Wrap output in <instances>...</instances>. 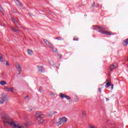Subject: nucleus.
Wrapping results in <instances>:
<instances>
[{
	"label": "nucleus",
	"mask_w": 128,
	"mask_h": 128,
	"mask_svg": "<svg viewBox=\"0 0 128 128\" xmlns=\"http://www.w3.org/2000/svg\"><path fill=\"white\" fill-rule=\"evenodd\" d=\"M2 118L4 120L3 121L4 124H9L12 128H28V125L26 124L20 125V124L14 122L12 120L8 117L2 116Z\"/></svg>",
	"instance_id": "f257e3e1"
},
{
	"label": "nucleus",
	"mask_w": 128,
	"mask_h": 128,
	"mask_svg": "<svg viewBox=\"0 0 128 128\" xmlns=\"http://www.w3.org/2000/svg\"><path fill=\"white\" fill-rule=\"evenodd\" d=\"M68 122V118L66 117H63L58 118V122H56L57 126H62V124H64Z\"/></svg>",
	"instance_id": "f03ea898"
},
{
	"label": "nucleus",
	"mask_w": 128,
	"mask_h": 128,
	"mask_svg": "<svg viewBox=\"0 0 128 128\" xmlns=\"http://www.w3.org/2000/svg\"><path fill=\"white\" fill-rule=\"evenodd\" d=\"M94 30L98 32H100V34H107V36H114L115 34L114 33H112V32H108V31L104 30H98L96 28H94Z\"/></svg>",
	"instance_id": "7ed1b4c3"
},
{
	"label": "nucleus",
	"mask_w": 128,
	"mask_h": 128,
	"mask_svg": "<svg viewBox=\"0 0 128 128\" xmlns=\"http://www.w3.org/2000/svg\"><path fill=\"white\" fill-rule=\"evenodd\" d=\"M60 98H66V100H70V98H72L70 97V96H66V94H62V93H60L59 94Z\"/></svg>",
	"instance_id": "20e7f679"
},
{
	"label": "nucleus",
	"mask_w": 128,
	"mask_h": 128,
	"mask_svg": "<svg viewBox=\"0 0 128 128\" xmlns=\"http://www.w3.org/2000/svg\"><path fill=\"white\" fill-rule=\"evenodd\" d=\"M118 68V64L115 63L114 64H112L110 66V70L112 72V70H116Z\"/></svg>",
	"instance_id": "39448f33"
},
{
	"label": "nucleus",
	"mask_w": 128,
	"mask_h": 128,
	"mask_svg": "<svg viewBox=\"0 0 128 128\" xmlns=\"http://www.w3.org/2000/svg\"><path fill=\"white\" fill-rule=\"evenodd\" d=\"M15 67L16 68L18 72H22V66H20V64L19 63H16V64H15Z\"/></svg>",
	"instance_id": "423d86ee"
},
{
	"label": "nucleus",
	"mask_w": 128,
	"mask_h": 128,
	"mask_svg": "<svg viewBox=\"0 0 128 128\" xmlns=\"http://www.w3.org/2000/svg\"><path fill=\"white\" fill-rule=\"evenodd\" d=\"M42 116H44V114H41L40 112H36L35 116L37 120H38V118H42Z\"/></svg>",
	"instance_id": "0eeeda50"
},
{
	"label": "nucleus",
	"mask_w": 128,
	"mask_h": 128,
	"mask_svg": "<svg viewBox=\"0 0 128 128\" xmlns=\"http://www.w3.org/2000/svg\"><path fill=\"white\" fill-rule=\"evenodd\" d=\"M44 42H45L46 44L49 46V48H52V44L50 43L46 39H44Z\"/></svg>",
	"instance_id": "6e6552de"
},
{
	"label": "nucleus",
	"mask_w": 128,
	"mask_h": 128,
	"mask_svg": "<svg viewBox=\"0 0 128 128\" xmlns=\"http://www.w3.org/2000/svg\"><path fill=\"white\" fill-rule=\"evenodd\" d=\"M96 26V28H98L99 30H108V28L107 27H106V26Z\"/></svg>",
	"instance_id": "1a4fd4ad"
},
{
	"label": "nucleus",
	"mask_w": 128,
	"mask_h": 128,
	"mask_svg": "<svg viewBox=\"0 0 128 128\" xmlns=\"http://www.w3.org/2000/svg\"><path fill=\"white\" fill-rule=\"evenodd\" d=\"M4 90H6V92H14V88H8V87H4Z\"/></svg>",
	"instance_id": "9d476101"
},
{
	"label": "nucleus",
	"mask_w": 128,
	"mask_h": 128,
	"mask_svg": "<svg viewBox=\"0 0 128 128\" xmlns=\"http://www.w3.org/2000/svg\"><path fill=\"white\" fill-rule=\"evenodd\" d=\"M11 29L13 32H22V31H20V30H18L14 27H12Z\"/></svg>",
	"instance_id": "9b49d317"
},
{
	"label": "nucleus",
	"mask_w": 128,
	"mask_h": 128,
	"mask_svg": "<svg viewBox=\"0 0 128 128\" xmlns=\"http://www.w3.org/2000/svg\"><path fill=\"white\" fill-rule=\"evenodd\" d=\"M38 72H44V66H38Z\"/></svg>",
	"instance_id": "f8f14e48"
},
{
	"label": "nucleus",
	"mask_w": 128,
	"mask_h": 128,
	"mask_svg": "<svg viewBox=\"0 0 128 128\" xmlns=\"http://www.w3.org/2000/svg\"><path fill=\"white\" fill-rule=\"evenodd\" d=\"M6 99V96L4 95L2 98H0V104H4V100Z\"/></svg>",
	"instance_id": "ddd939ff"
},
{
	"label": "nucleus",
	"mask_w": 128,
	"mask_h": 128,
	"mask_svg": "<svg viewBox=\"0 0 128 128\" xmlns=\"http://www.w3.org/2000/svg\"><path fill=\"white\" fill-rule=\"evenodd\" d=\"M12 22H13L14 24H18V26H20V24L18 23V20H16V18H12Z\"/></svg>",
	"instance_id": "4468645a"
},
{
	"label": "nucleus",
	"mask_w": 128,
	"mask_h": 128,
	"mask_svg": "<svg viewBox=\"0 0 128 128\" xmlns=\"http://www.w3.org/2000/svg\"><path fill=\"white\" fill-rule=\"evenodd\" d=\"M27 52L29 56H32V54H34V51L32 50L28 49Z\"/></svg>",
	"instance_id": "2eb2a0df"
},
{
	"label": "nucleus",
	"mask_w": 128,
	"mask_h": 128,
	"mask_svg": "<svg viewBox=\"0 0 128 128\" xmlns=\"http://www.w3.org/2000/svg\"><path fill=\"white\" fill-rule=\"evenodd\" d=\"M54 114H55V112L54 111H51L48 113V116L50 118H52V116H54Z\"/></svg>",
	"instance_id": "dca6fc26"
},
{
	"label": "nucleus",
	"mask_w": 128,
	"mask_h": 128,
	"mask_svg": "<svg viewBox=\"0 0 128 128\" xmlns=\"http://www.w3.org/2000/svg\"><path fill=\"white\" fill-rule=\"evenodd\" d=\"M50 48H52V52H56V51L58 50V49H56V48H54V46H52V47H50Z\"/></svg>",
	"instance_id": "f3484780"
},
{
	"label": "nucleus",
	"mask_w": 128,
	"mask_h": 128,
	"mask_svg": "<svg viewBox=\"0 0 128 128\" xmlns=\"http://www.w3.org/2000/svg\"><path fill=\"white\" fill-rule=\"evenodd\" d=\"M44 118H41L40 120H38V124H42L44 123Z\"/></svg>",
	"instance_id": "a211bd4d"
},
{
	"label": "nucleus",
	"mask_w": 128,
	"mask_h": 128,
	"mask_svg": "<svg viewBox=\"0 0 128 128\" xmlns=\"http://www.w3.org/2000/svg\"><path fill=\"white\" fill-rule=\"evenodd\" d=\"M15 2L18 6H22V3L18 0H15Z\"/></svg>",
	"instance_id": "6ab92c4d"
},
{
	"label": "nucleus",
	"mask_w": 128,
	"mask_h": 128,
	"mask_svg": "<svg viewBox=\"0 0 128 128\" xmlns=\"http://www.w3.org/2000/svg\"><path fill=\"white\" fill-rule=\"evenodd\" d=\"M0 84H1V86H6V82L4 80H1L0 82Z\"/></svg>",
	"instance_id": "aec40b11"
},
{
	"label": "nucleus",
	"mask_w": 128,
	"mask_h": 128,
	"mask_svg": "<svg viewBox=\"0 0 128 128\" xmlns=\"http://www.w3.org/2000/svg\"><path fill=\"white\" fill-rule=\"evenodd\" d=\"M111 84H112V82H107L106 83L105 87L106 88H108L109 86H110Z\"/></svg>",
	"instance_id": "412c9836"
},
{
	"label": "nucleus",
	"mask_w": 128,
	"mask_h": 128,
	"mask_svg": "<svg viewBox=\"0 0 128 128\" xmlns=\"http://www.w3.org/2000/svg\"><path fill=\"white\" fill-rule=\"evenodd\" d=\"M28 110H29V112H32V110H34V108L30 107Z\"/></svg>",
	"instance_id": "4be33fe9"
},
{
	"label": "nucleus",
	"mask_w": 128,
	"mask_h": 128,
	"mask_svg": "<svg viewBox=\"0 0 128 128\" xmlns=\"http://www.w3.org/2000/svg\"><path fill=\"white\" fill-rule=\"evenodd\" d=\"M73 40L78 42V36L74 37L73 38Z\"/></svg>",
	"instance_id": "5701e85b"
},
{
	"label": "nucleus",
	"mask_w": 128,
	"mask_h": 128,
	"mask_svg": "<svg viewBox=\"0 0 128 128\" xmlns=\"http://www.w3.org/2000/svg\"><path fill=\"white\" fill-rule=\"evenodd\" d=\"M39 90L40 92H41L42 93L44 92V90L42 89V87L40 86L39 88Z\"/></svg>",
	"instance_id": "b1692460"
},
{
	"label": "nucleus",
	"mask_w": 128,
	"mask_h": 128,
	"mask_svg": "<svg viewBox=\"0 0 128 128\" xmlns=\"http://www.w3.org/2000/svg\"><path fill=\"white\" fill-rule=\"evenodd\" d=\"M56 40H62L64 38H62L59 37V38H56Z\"/></svg>",
	"instance_id": "393cba45"
},
{
	"label": "nucleus",
	"mask_w": 128,
	"mask_h": 128,
	"mask_svg": "<svg viewBox=\"0 0 128 128\" xmlns=\"http://www.w3.org/2000/svg\"><path fill=\"white\" fill-rule=\"evenodd\" d=\"M0 12H4V9H2V6L0 4Z\"/></svg>",
	"instance_id": "a878e982"
},
{
	"label": "nucleus",
	"mask_w": 128,
	"mask_h": 128,
	"mask_svg": "<svg viewBox=\"0 0 128 128\" xmlns=\"http://www.w3.org/2000/svg\"><path fill=\"white\" fill-rule=\"evenodd\" d=\"M112 82V80H110V78H108V80H106V82Z\"/></svg>",
	"instance_id": "bb28decb"
},
{
	"label": "nucleus",
	"mask_w": 128,
	"mask_h": 128,
	"mask_svg": "<svg viewBox=\"0 0 128 128\" xmlns=\"http://www.w3.org/2000/svg\"><path fill=\"white\" fill-rule=\"evenodd\" d=\"M96 6V2H93L92 4V8H94V6Z\"/></svg>",
	"instance_id": "cd10ccee"
},
{
	"label": "nucleus",
	"mask_w": 128,
	"mask_h": 128,
	"mask_svg": "<svg viewBox=\"0 0 128 128\" xmlns=\"http://www.w3.org/2000/svg\"><path fill=\"white\" fill-rule=\"evenodd\" d=\"M58 56H59L60 60V58H62V54H58Z\"/></svg>",
	"instance_id": "c85d7f7f"
},
{
	"label": "nucleus",
	"mask_w": 128,
	"mask_h": 128,
	"mask_svg": "<svg viewBox=\"0 0 128 128\" xmlns=\"http://www.w3.org/2000/svg\"><path fill=\"white\" fill-rule=\"evenodd\" d=\"M82 116H86V112L82 111Z\"/></svg>",
	"instance_id": "c756f323"
},
{
	"label": "nucleus",
	"mask_w": 128,
	"mask_h": 128,
	"mask_svg": "<svg viewBox=\"0 0 128 128\" xmlns=\"http://www.w3.org/2000/svg\"><path fill=\"white\" fill-rule=\"evenodd\" d=\"M50 96H54V92H51Z\"/></svg>",
	"instance_id": "7c9ffc66"
},
{
	"label": "nucleus",
	"mask_w": 128,
	"mask_h": 128,
	"mask_svg": "<svg viewBox=\"0 0 128 128\" xmlns=\"http://www.w3.org/2000/svg\"><path fill=\"white\" fill-rule=\"evenodd\" d=\"M2 60V54H0V62Z\"/></svg>",
	"instance_id": "2f4dec72"
},
{
	"label": "nucleus",
	"mask_w": 128,
	"mask_h": 128,
	"mask_svg": "<svg viewBox=\"0 0 128 128\" xmlns=\"http://www.w3.org/2000/svg\"><path fill=\"white\" fill-rule=\"evenodd\" d=\"M111 90H114V84H111Z\"/></svg>",
	"instance_id": "473e14b6"
},
{
	"label": "nucleus",
	"mask_w": 128,
	"mask_h": 128,
	"mask_svg": "<svg viewBox=\"0 0 128 128\" xmlns=\"http://www.w3.org/2000/svg\"><path fill=\"white\" fill-rule=\"evenodd\" d=\"M28 96H26L24 98V100H28Z\"/></svg>",
	"instance_id": "72a5a7b5"
},
{
	"label": "nucleus",
	"mask_w": 128,
	"mask_h": 128,
	"mask_svg": "<svg viewBox=\"0 0 128 128\" xmlns=\"http://www.w3.org/2000/svg\"><path fill=\"white\" fill-rule=\"evenodd\" d=\"M75 101L76 102H78V98H76V99L75 100Z\"/></svg>",
	"instance_id": "f704fd0d"
},
{
	"label": "nucleus",
	"mask_w": 128,
	"mask_h": 128,
	"mask_svg": "<svg viewBox=\"0 0 128 128\" xmlns=\"http://www.w3.org/2000/svg\"><path fill=\"white\" fill-rule=\"evenodd\" d=\"M98 90L100 91V92H102V88H99Z\"/></svg>",
	"instance_id": "c9c22d12"
},
{
	"label": "nucleus",
	"mask_w": 128,
	"mask_h": 128,
	"mask_svg": "<svg viewBox=\"0 0 128 128\" xmlns=\"http://www.w3.org/2000/svg\"><path fill=\"white\" fill-rule=\"evenodd\" d=\"M6 66H10L8 64V61H6Z\"/></svg>",
	"instance_id": "e433bc0d"
},
{
	"label": "nucleus",
	"mask_w": 128,
	"mask_h": 128,
	"mask_svg": "<svg viewBox=\"0 0 128 128\" xmlns=\"http://www.w3.org/2000/svg\"><path fill=\"white\" fill-rule=\"evenodd\" d=\"M30 14V16H34V14Z\"/></svg>",
	"instance_id": "4c0bfd02"
},
{
	"label": "nucleus",
	"mask_w": 128,
	"mask_h": 128,
	"mask_svg": "<svg viewBox=\"0 0 128 128\" xmlns=\"http://www.w3.org/2000/svg\"><path fill=\"white\" fill-rule=\"evenodd\" d=\"M4 73H2L1 74V75L2 76H4Z\"/></svg>",
	"instance_id": "58836bf2"
},
{
	"label": "nucleus",
	"mask_w": 128,
	"mask_h": 128,
	"mask_svg": "<svg viewBox=\"0 0 128 128\" xmlns=\"http://www.w3.org/2000/svg\"><path fill=\"white\" fill-rule=\"evenodd\" d=\"M97 6L98 7L100 6V4H98Z\"/></svg>",
	"instance_id": "ea45409f"
},
{
	"label": "nucleus",
	"mask_w": 128,
	"mask_h": 128,
	"mask_svg": "<svg viewBox=\"0 0 128 128\" xmlns=\"http://www.w3.org/2000/svg\"><path fill=\"white\" fill-rule=\"evenodd\" d=\"M16 28H18V26H16Z\"/></svg>",
	"instance_id": "a19ab883"
},
{
	"label": "nucleus",
	"mask_w": 128,
	"mask_h": 128,
	"mask_svg": "<svg viewBox=\"0 0 128 128\" xmlns=\"http://www.w3.org/2000/svg\"><path fill=\"white\" fill-rule=\"evenodd\" d=\"M20 74V72L19 74Z\"/></svg>",
	"instance_id": "79ce46f5"
}]
</instances>
